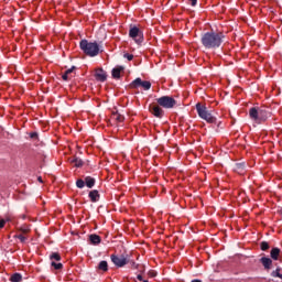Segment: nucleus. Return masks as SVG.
<instances>
[{
	"instance_id": "nucleus-5",
	"label": "nucleus",
	"mask_w": 282,
	"mask_h": 282,
	"mask_svg": "<svg viewBox=\"0 0 282 282\" xmlns=\"http://www.w3.org/2000/svg\"><path fill=\"white\" fill-rule=\"evenodd\" d=\"M158 106L163 107V109H173L177 105V100L171 96H162L156 99Z\"/></svg>"
},
{
	"instance_id": "nucleus-14",
	"label": "nucleus",
	"mask_w": 282,
	"mask_h": 282,
	"mask_svg": "<svg viewBox=\"0 0 282 282\" xmlns=\"http://www.w3.org/2000/svg\"><path fill=\"white\" fill-rule=\"evenodd\" d=\"M85 183H86L87 188H94V186H96V178H94L91 176H86Z\"/></svg>"
},
{
	"instance_id": "nucleus-30",
	"label": "nucleus",
	"mask_w": 282,
	"mask_h": 282,
	"mask_svg": "<svg viewBox=\"0 0 282 282\" xmlns=\"http://www.w3.org/2000/svg\"><path fill=\"white\" fill-rule=\"evenodd\" d=\"M281 268H276V270L271 272V276L273 278H278L281 273Z\"/></svg>"
},
{
	"instance_id": "nucleus-10",
	"label": "nucleus",
	"mask_w": 282,
	"mask_h": 282,
	"mask_svg": "<svg viewBox=\"0 0 282 282\" xmlns=\"http://www.w3.org/2000/svg\"><path fill=\"white\" fill-rule=\"evenodd\" d=\"M88 197L94 204H96V202H100V193H98V189L90 191Z\"/></svg>"
},
{
	"instance_id": "nucleus-31",
	"label": "nucleus",
	"mask_w": 282,
	"mask_h": 282,
	"mask_svg": "<svg viewBox=\"0 0 282 282\" xmlns=\"http://www.w3.org/2000/svg\"><path fill=\"white\" fill-rule=\"evenodd\" d=\"M123 57L127 58V61H133V54L124 53Z\"/></svg>"
},
{
	"instance_id": "nucleus-17",
	"label": "nucleus",
	"mask_w": 282,
	"mask_h": 282,
	"mask_svg": "<svg viewBox=\"0 0 282 282\" xmlns=\"http://www.w3.org/2000/svg\"><path fill=\"white\" fill-rule=\"evenodd\" d=\"M70 164H74V166H76L77 169H80V166H83L85 164V162H83L79 158L74 156L70 160Z\"/></svg>"
},
{
	"instance_id": "nucleus-18",
	"label": "nucleus",
	"mask_w": 282,
	"mask_h": 282,
	"mask_svg": "<svg viewBox=\"0 0 282 282\" xmlns=\"http://www.w3.org/2000/svg\"><path fill=\"white\" fill-rule=\"evenodd\" d=\"M97 268H98V270H101V272H108L109 263H107V261L102 260L99 262Z\"/></svg>"
},
{
	"instance_id": "nucleus-32",
	"label": "nucleus",
	"mask_w": 282,
	"mask_h": 282,
	"mask_svg": "<svg viewBox=\"0 0 282 282\" xmlns=\"http://www.w3.org/2000/svg\"><path fill=\"white\" fill-rule=\"evenodd\" d=\"M30 138H31V140H39V133H36V132H31V133H30Z\"/></svg>"
},
{
	"instance_id": "nucleus-33",
	"label": "nucleus",
	"mask_w": 282,
	"mask_h": 282,
	"mask_svg": "<svg viewBox=\"0 0 282 282\" xmlns=\"http://www.w3.org/2000/svg\"><path fill=\"white\" fill-rule=\"evenodd\" d=\"M189 4L195 8L197 6V0H188Z\"/></svg>"
},
{
	"instance_id": "nucleus-34",
	"label": "nucleus",
	"mask_w": 282,
	"mask_h": 282,
	"mask_svg": "<svg viewBox=\"0 0 282 282\" xmlns=\"http://www.w3.org/2000/svg\"><path fill=\"white\" fill-rule=\"evenodd\" d=\"M6 221H8V219H1L0 220V228H3V226H6Z\"/></svg>"
},
{
	"instance_id": "nucleus-38",
	"label": "nucleus",
	"mask_w": 282,
	"mask_h": 282,
	"mask_svg": "<svg viewBox=\"0 0 282 282\" xmlns=\"http://www.w3.org/2000/svg\"><path fill=\"white\" fill-rule=\"evenodd\" d=\"M192 282H202V280H192Z\"/></svg>"
},
{
	"instance_id": "nucleus-19",
	"label": "nucleus",
	"mask_w": 282,
	"mask_h": 282,
	"mask_svg": "<svg viewBox=\"0 0 282 282\" xmlns=\"http://www.w3.org/2000/svg\"><path fill=\"white\" fill-rule=\"evenodd\" d=\"M142 86V78L138 77L135 78L131 84L130 87L131 89H138V87Z\"/></svg>"
},
{
	"instance_id": "nucleus-4",
	"label": "nucleus",
	"mask_w": 282,
	"mask_h": 282,
	"mask_svg": "<svg viewBox=\"0 0 282 282\" xmlns=\"http://www.w3.org/2000/svg\"><path fill=\"white\" fill-rule=\"evenodd\" d=\"M196 111L198 117L202 120H205V122H208V124H215V122H217V117L213 116V112L208 110L206 105H202L200 102H197Z\"/></svg>"
},
{
	"instance_id": "nucleus-15",
	"label": "nucleus",
	"mask_w": 282,
	"mask_h": 282,
	"mask_svg": "<svg viewBox=\"0 0 282 282\" xmlns=\"http://www.w3.org/2000/svg\"><path fill=\"white\" fill-rule=\"evenodd\" d=\"M89 241H90V243H93V246H98V243H100V241H101V238H100V236L93 234L89 236Z\"/></svg>"
},
{
	"instance_id": "nucleus-35",
	"label": "nucleus",
	"mask_w": 282,
	"mask_h": 282,
	"mask_svg": "<svg viewBox=\"0 0 282 282\" xmlns=\"http://www.w3.org/2000/svg\"><path fill=\"white\" fill-rule=\"evenodd\" d=\"M137 279H138V281H144V279L142 278V274H138Z\"/></svg>"
},
{
	"instance_id": "nucleus-16",
	"label": "nucleus",
	"mask_w": 282,
	"mask_h": 282,
	"mask_svg": "<svg viewBox=\"0 0 282 282\" xmlns=\"http://www.w3.org/2000/svg\"><path fill=\"white\" fill-rule=\"evenodd\" d=\"M270 254H271V259H273V261H279V256L281 254V249L275 247L271 250Z\"/></svg>"
},
{
	"instance_id": "nucleus-8",
	"label": "nucleus",
	"mask_w": 282,
	"mask_h": 282,
	"mask_svg": "<svg viewBox=\"0 0 282 282\" xmlns=\"http://www.w3.org/2000/svg\"><path fill=\"white\" fill-rule=\"evenodd\" d=\"M150 112L154 115L155 118H164V110L162 109V106L158 105H150L149 106Z\"/></svg>"
},
{
	"instance_id": "nucleus-29",
	"label": "nucleus",
	"mask_w": 282,
	"mask_h": 282,
	"mask_svg": "<svg viewBox=\"0 0 282 282\" xmlns=\"http://www.w3.org/2000/svg\"><path fill=\"white\" fill-rule=\"evenodd\" d=\"M113 118L117 120V122H122L124 120V117L118 112L113 115Z\"/></svg>"
},
{
	"instance_id": "nucleus-39",
	"label": "nucleus",
	"mask_w": 282,
	"mask_h": 282,
	"mask_svg": "<svg viewBox=\"0 0 282 282\" xmlns=\"http://www.w3.org/2000/svg\"><path fill=\"white\" fill-rule=\"evenodd\" d=\"M142 282H149V280H143Z\"/></svg>"
},
{
	"instance_id": "nucleus-11",
	"label": "nucleus",
	"mask_w": 282,
	"mask_h": 282,
	"mask_svg": "<svg viewBox=\"0 0 282 282\" xmlns=\"http://www.w3.org/2000/svg\"><path fill=\"white\" fill-rule=\"evenodd\" d=\"M260 263H262L264 270H271V268H272V259H270V258L262 257L260 259Z\"/></svg>"
},
{
	"instance_id": "nucleus-13",
	"label": "nucleus",
	"mask_w": 282,
	"mask_h": 282,
	"mask_svg": "<svg viewBox=\"0 0 282 282\" xmlns=\"http://www.w3.org/2000/svg\"><path fill=\"white\" fill-rule=\"evenodd\" d=\"M234 171H236V173H239V174L243 173V171H246V163L245 162L236 163L234 165Z\"/></svg>"
},
{
	"instance_id": "nucleus-20",
	"label": "nucleus",
	"mask_w": 282,
	"mask_h": 282,
	"mask_svg": "<svg viewBox=\"0 0 282 282\" xmlns=\"http://www.w3.org/2000/svg\"><path fill=\"white\" fill-rule=\"evenodd\" d=\"M11 282H21L23 281V275L21 273H14L10 276Z\"/></svg>"
},
{
	"instance_id": "nucleus-21",
	"label": "nucleus",
	"mask_w": 282,
	"mask_h": 282,
	"mask_svg": "<svg viewBox=\"0 0 282 282\" xmlns=\"http://www.w3.org/2000/svg\"><path fill=\"white\" fill-rule=\"evenodd\" d=\"M75 69L76 67L73 66L72 68L65 70V73L62 75L63 80H69V74H72Z\"/></svg>"
},
{
	"instance_id": "nucleus-12",
	"label": "nucleus",
	"mask_w": 282,
	"mask_h": 282,
	"mask_svg": "<svg viewBox=\"0 0 282 282\" xmlns=\"http://www.w3.org/2000/svg\"><path fill=\"white\" fill-rule=\"evenodd\" d=\"M121 72H124V66H117L112 69V78L119 79Z\"/></svg>"
},
{
	"instance_id": "nucleus-22",
	"label": "nucleus",
	"mask_w": 282,
	"mask_h": 282,
	"mask_svg": "<svg viewBox=\"0 0 282 282\" xmlns=\"http://www.w3.org/2000/svg\"><path fill=\"white\" fill-rule=\"evenodd\" d=\"M14 237H15V239H19L21 241V243H25L28 241L25 234H18Z\"/></svg>"
},
{
	"instance_id": "nucleus-7",
	"label": "nucleus",
	"mask_w": 282,
	"mask_h": 282,
	"mask_svg": "<svg viewBox=\"0 0 282 282\" xmlns=\"http://www.w3.org/2000/svg\"><path fill=\"white\" fill-rule=\"evenodd\" d=\"M110 259L117 268H124V265H127V263H129L128 254H126V256L124 254H121V256L111 254Z\"/></svg>"
},
{
	"instance_id": "nucleus-3",
	"label": "nucleus",
	"mask_w": 282,
	"mask_h": 282,
	"mask_svg": "<svg viewBox=\"0 0 282 282\" xmlns=\"http://www.w3.org/2000/svg\"><path fill=\"white\" fill-rule=\"evenodd\" d=\"M79 47L86 56H90L94 58V56H98L100 54V46L96 42H89L87 40H82L79 42Z\"/></svg>"
},
{
	"instance_id": "nucleus-6",
	"label": "nucleus",
	"mask_w": 282,
	"mask_h": 282,
	"mask_svg": "<svg viewBox=\"0 0 282 282\" xmlns=\"http://www.w3.org/2000/svg\"><path fill=\"white\" fill-rule=\"evenodd\" d=\"M129 36L130 39H133L138 45H141V43L144 42V34H142V31H140L138 26L130 28Z\"/></svg>"
},
{
	"instance_id": "nucleus-26",
	"label": "nucleus",
	"mask_w": 282,
	"mask_h": 282,
	"mask_svg": "<svg viewBox=\"0 0 282 282\" xmlns=\"http://www.w3.org/2000/svg\"><path fill=\"white\" fill-rule=\"evenodd\" d=\"M52 268H54L55 270H63V263L58 262L56 263V261H52L51 262Z\"/></svg>"
},
{
	"instance_id": "nucleus-24",
	"label": "nucleus",
	"mask_w": 282,
	"mask_h": 282,
	"mask_svg": "<svg viewBox=\"0 0 282 282\" xmlns=\"http://www.w3.org/2000/svg\"><path fill=\"white\" fill-rule=\"evenodd\" d=\"M50 259H51V261H61V259H62L61 253L53 252V253H51Z\"/></svg>"
},
{
	"instance_id": "nucleus-27",
	"label": "nucleus",
	"mask_w": 282,
	"mask_h": 282,
	"mask_svg": "<svg viewBox=\"0 0 282 282\" xmlns=\"http://www.w3.org/2000/svg\"><path fill=\"white\" fill-rule=\"evenodd\" d=\"M19 231L20 232H22V235H29V232H30V227H28V226H22V227H20L19 228Z\"/></svg>"
},
{
	"instance_id": "nucleus-28",
	"label": "nucleus",
	"mask_w": 282,
	"mask_h": 282,
	"mask_svg": "<svg viewBox=\"0 0 282 282\" xmlns=\"http://www.w3.org/2000/svg\"><path fill=\"white\" fill-rule=\"evenodd\" d=\"M85 181L83 178H79L76 181L77 188H85Z\"/></svg>"
},
{
	"instance_id": "nucleus-36",
	"label": "nucleus",
	"mask_w": 282,
	"mask_h": 282,
	"mask_svg": "<svg viewBox=\"0 0 282 282\" xmlns=\"http://www.w3.org/2000/svg\"><path fill=\"white\" fill-rule=\"evenodd\" d=\"M132 268L138 269V264H135V262H134V261H132Z\"/></svg>"
},
{
	"instance_id": "nucleus-2",
	"label": "nucleus",
	"mask_w": 282,
	"mask_h": 282,
	"mask_svg": "<svg viewBox=\"0 0 282 282\" xmlns=\"http://www.w3.org/2000/svg\"><path fill=\"white\" fill-rule=\"evenodd\" d=\"M272 117V112L265 107H252L249 109V118L257 122V124H262L268 118Z\"/></svg>"
},
{
	"instance_id": "nucleus-9",
	"label": "nucleus",
	"mask_w": 282,
	"mask_h": 282,
	"mask_svg": "<svg viewBox=\"0 0 282 282\" xmlns=\"http://www.w3.org/2000/svg\"><path fill=\"white\" fill-rule=\"evenodd\" d=\"M95 78L99 80V83H105V80H107V72L102 68H97L95 70Z\"/></svg>"
},
{
	"instance_id": "nucleus-25",
	"label": "nucleus",
	"mask_w": 282,
	"mask_h": 282,
	"mask_svg": "<svg viewBox=\"0 0 282 282\" xmlns=\"http://www.w3.org/2000/svg\"><path fill=\"white\" fill-rule=\"evenodd\" d=\"M141 87H142L145 91H149V89H151V82H149V80L141 82Z\"/></svg>"
},
{
	"instance_id": "nucleus-23",
	"label": "nucleus",
	"mask_w": 282,
	"mask_h": 282,
	"mask_svg": "<svg viewBox=\"0 0 282 282\" xmlns=\"http://www.w3.org/2000/svg\"><path fill=\"white\" fill-rule=\"evenodd\" d=\"M260 250L265 252V250H270V243L268 241L260 242Z\"/></svg>"
},
{
	"instance_id": "nucleus-1",
	"label": "nucleus",
	"mask_w": 282,
	"mask_h": 282,
	"mask_svg": "<svg viewBox=\"0 0 282 282\" xmlns=\"http://www.w3.org/2000/svg\"><path fill=\"white\" fill-rule=\"evenodd\" d=\"M225 39L224 33L210 31L202 34L200 43L205 50H219Z\"/></svg>"
},
{
	"instance_id": "nucleus-37",
	"label": "nucleus",
	"mask_w": 282,
	"mask_h": 282,
	"mask_svg": "<svg viewBox=\"0 0 282 282\" xmlns=\"http://www.w3.org/2000/svg\"><path fill=\"white\" fill-rule=\"evenodd\" d=\"M37 181L41 182V184H43V178L41 176L37 177Z\"/></svg>"
}]
</instances>
